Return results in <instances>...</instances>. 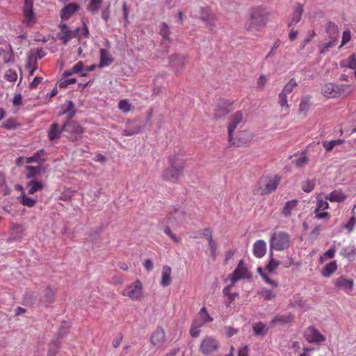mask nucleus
<instances>
[{"mask_svg": "<svg viewBox=\"0 0 356 356\" xmlns=\"http://www.w3.org/2000/svg\"><path fill=\"white\" fill-rule=\"evenodd\" d=\"M270 15V13L262 6L250 8L244 24L245 29L249 33L257 35L266 28Z\"/></svg>", "mask_w": 356, "mask_h": 356, "instance_id": "nucleus-1", "label": "nucleus"}, {"mask_svg": "<svg viewBox=\"0 0 356 356\" xmlns=\"http://www.w3.org/2000/svg\"><path fill=\"white\" fill-rule=\"evenodd\" d=\"M169 165L161 173L163 180L172 184L179 182L183 175L186 160L182 154H175L168 159Z\"/></svg>", "mask_w": 356, "mask_h": 356, "instance_id": "nucleus-2", "label": "nucleus"}, {"mask_svg": "<svg viewBox=\"0 0 356 356\" xmlns=\"http://www.w3.org/2000/svg\"><path fill=\"white\" fill-rule=\"evenodd\" d=\"M280 181L281 178L278 175L261 177L258 182V188L254 193L260 195H268L277 189Z\"/></svg>", "mask_w": 356, "mask_h": 356, "instance_id": "nucleus-3", "label": "nucleus"}, {"mask_svg": "<svg viewBox=\"0 0 356 356\" xmlns=\"http://www.w3.org/2000/svg\"><path fill=\"white\" fill-rule=\"evenodd\" d=\"M270 251H283L288 249L291 245V240L289 234L285 232H275L270 236Z\"/></svg>", "mask_w": 356, "mask_h": 356, "instance_id": "nucleus-4", "label": "nucleus"}, {"mask_svg": "<svg viewBox=\"0 0 356 356\" xmlns=\"http://www.w3.org/2000/svg\"><path fill=\"white\" fill-rule=\"evenodd\" d=\"M121 294L134 301L140 300L144 297L143 284L140 280L126 286Z\"/></svg>", "mask_w": 356, "mask_h": 356, "instance_id": "nucleus-5", "label": "nucleus"}, {"mask_svg": "<svg viewBox=\"0 0 356 356\" xmlns=\"http://www.w3.org/2000/svg\"><path fill=\"white\" fill-rule=\"evenodd\" d=\"M220 347L219 341L211 336L204 337L199 346V352L204 356H213Z\"/></svg>", "mask_w": 356, "mask_h": 356, "instance_id": "nucleus-6", "label": "nucleus"}, {"mask_svg": "<svg viewBox=\"0 0 356 356\" xmlns=\"http://www.w3.org/2000/svg\"><path fill=\"white\" fill-rule=\"evenodd\" d=\"M22 24L26 27H33L36 23V17L33 10V0H24L22 8Z\"/></svg>", "mask_w": 356, "mask_h": 356, "instance_id": "nucleus-7", "label": "nucleus"}, {"mask_svg": "<svg viewBox=\"0 0 356 356\" xmlns=\"http://www.w3.org/2000/svg\"><path fill=\"white\" fill-rule=\"evenodd\" d=\"M243 115L242 111H237L229 118L227 124L228 142L230 145L236 144L234 137V133L238 125L242 122Z\"/></svg>", "mask_w": 356, "mask_h": 356, "instance_id": "nucleus-8", "label": "nucleus"}, {"mask_svg": "<svg viewBox=\"0 0 356 356\" xmlns=\"http://www.w3.org/2000/svg\"><path fill=\"white\" fill-rule=\"evenodd\" d=\"M200 18L204 22L206 27L211 32L214 31L218 20L217 15L209 8H201L200 10Z\"/></svg>", "mask_w": 356, "mask_h": 356, "instance_id": "nucleus-9", "label": "nucleus"}, {"mask_svg": "<svg viewBox=\"0 0 356 356\" xmlns=\"http://www.w3.org/2000/svg\"><path fill=\"white\" fill-rule=\"evenodd\" d=\"M250 277L248 268L243 260L239 261L237 267L234 272L229 275V279L234 284L239 280L245 279Z\"/></svg>", "mask_w": 356, "mask_h": 356, "instance_id": "nucleus-10", "label": "nucleus"}, {"mask_svg": "<svg viewBox=\"0 0 356 356\" xmlns=\"http://www.w3.org/2000/svg\"><path fill=\"white\" fill-rule=\"evenodd\" d=\"M185 212L180 208H175L165 218L168 224L172 226L181 225L185 220Z\"/></svg>", "mask_w": 356, "mask_h": 356, "instance_id": "nucleus-11", "label": "nucleus"}, {"mask_svg": "<svg viewBox=\"0 0 356 356\" xmlns=\"http://www.w3.org/2000/svg\"><path fill=\"white\" fill-rule=\"evenodd\" d=\"M334 284L337 289L350 294L353 290L354 281L341 275L334 279Z\"/></svg>", "mask_w": 356, "mask_h": 356, "instance_id": "nucleus-12", "label": "nucleus"}, {"mask_svg": "<svg viewBox=\"0 0 356 356\" xmlns=\"http://www.w3.org/2000/svg\"><path fill=\"white\" fill-rule=\"evenodd\" d=\"M304 337L309 343H321L325 340V337L314 326H309L305 330Z\"/></svg>", "mask_w": 356, "mask_h": 356, "instance_id": "nucleus-13", "label": "nucleus"}, {"mask_svg": "<svg viewBox=\"0 0 356 356\" xmlns=\"http://www.w3.org/2000/svg\"><path fill=\"white\" fill-rule=\"evenodd\" d=\"M63 129L72 135L74 138L79 137L83 132V128L75 121L67 120L63 124Z\"/></svg>", "mask_w": 356, "mask_h": 356, "instance_id": "nucleus-14", "label": "nucleus"}, {"mask_svg": "<svg viewBox=\"0 0 356 356\" xmlns=\"http://www.w3.org/2000/svg\"><path fill=\"white\" fill-rule=\"evenodd\" d=\"M169 62L175 74L179 75L185 67L186 57L178 54L171 55L169 58Z\"/></svg>", "mask_w": 356, "mask_h": 356, "instance_id": "nucleus-15", "label": "nucleus"}, {"mask_svg": "<svg viewBox=\"0 0 356 356\" xmlns=\"http://www.w3.org/2000/svg\"><path fill=\"white\" fill-rule=\"evenodd\" d=\"M165 332L161 327H158L151 334L150 343L156 348H161L165 343Z\"/></svg>", "mask_w": 356, "mask_h": 356, "instance_id": "nucleus-16", "label": "nucleus"}, {"mask_svg": "<svg viewBox=\"0 0 356 356\" xmlns=\"http://www.w3.org/2000/svg\"><path fill=\"white\" fill-rule=\"evenodd\" d=\"M80 8L79 4L70 3L65 6L60 11V16L62 19L67 20L75 14Z\"/></svg>", "mask_w": 356, "mask_h": 356, "instance_id": "nucleus-17", "label": "nucleus"}, {"mask_svg": "<svg viewBox=\"0 0 356 356\" xmlns=\"http://www.w3.org/2000/svg\"><path fill=\"white\" fill-rule=\"evenodd\" d=\"M303 12V6L300 3H298L293 8V13L288 23V26L291 27L292 26L297 24L301 20Z\"/></svg>", "mask_w": 356, "mask_h": 356, "instance_id": "nucleus-18", "label": "nucleus"}, {"mask_svg": "<svg viewBox=\"0 0 356 356\" xmlns=\"http://www.w3.org/2000/svg\"><path fill=\"white\" fill-rule=\"evenodd\" d=\"M326 39L338 40L339 29L338 26L332 22H328L325 27Z\"/></svg>", "mask_w": 356, "mask_h": 356, "instance_id": "nucleus-19", "label": "nucleus"}, {"mask_svg": "<svg viewBox=\"0 0 356 356\" xmlns=\"http://www.w3.org/2000/svg\"><path fill=\"white\" fill-rule=\"evenodd\" d=\"M252 252L256 257H263L266 253V243L264 240H257L253 245Z\"/></svg>", "mask_w": 356, "mask_h": 356, "instance_id": "nucleus-20", "label": "nucleus"}, {"mask_svg": "<svg viewBox=\"0 0 356 356\" xmlns=\"http://www.w3.org/2000/svg\"><path fill=\"white\" fill-rule=\"evenodd\" d=\"M294 319V315L291 313H286L284 314H279L273 318L271 321L272 325H286L291 323Z\"/></svg>", "mask_w": 356, "mask_h": 356, "instance_id": "nucleus-21", "label": "nucleus"}, {"mask_svg": "<svg viewBox=\"0 0 356 356\" xmlns=\"http://www.w3.org/2000/svg\"><path fill=\"white\" fill-rule=\"evenodd\" d=\"M322 92L325 97L328 98L336 97L339 94L338 87L332 83L325 84L322 88Z\"/></svg>", "mask_w": 356, "mask_h": 356, "instance_id": "nucleus-22", "label": "nucleus"}, {"mask_svg": "<svg viewBox=\"0 0 356 356\" xmlns=\"http://www.w3.org/2000/svg\"><path fill=\"white\" fill-rule=\"evenodd\" d=\"M252 134L248 130L238 131L236 134V137L234 139L236 141V144L234 145L241 146L245 144L251 140Z\"/></svg>", "mask_w": 356, "mask_h": 356, "instance_id": "nucleus-23", "label": "nucleus"}, {"mask_svg": "<svg viewBox=\"0 0 356 356\" xmlns=\"http://www.w3.org/2000/svg\"><path fill=\"white\" fill-rule=\"evenodd\" d=\"M172 269L169 266H164L162 268L161 285L168 286L172 283Z\"/></svg>", "mask_w": 356, "mask_h": 356, "instance_id": "nucleus-24", "label": "nucleus"}, {"mask_svg": "<svg viewBox=\"0 0 356 356\" xmlns=\"http://www.w3.org/2000/svg\"><path fill=\"white\" fill-rule=\"evenodd\" d=\"M346 199V195L341 190L333 191L325 197V200L331 202H342Z\"/></svg>", "mask_w": 356, "mask_h": 356, "instance_id": "nucleus-25", "label": "nucleus"}, {"mask_svg": "<svg viewBox=\"0 0 356 356\" xmlns=\"http://www.w3.org/2000/svg\"><path fill=\"white\" fill-rule=\"evenodd\" d=\"M195 319H198L199 324H201L202 326L213 321V318L210 316L207 308L204 307L200 309Z\"/></svg>", "mask_w": 356, "mask_h": 356, "instance_id": "nucleus-26", "label": "nucleus"}, {"mask_svg": "<svg viewBox=\"0 0 356 356\" xmlns=\"http://www.w3.org/2000/svg\"><path fill=\"white\" fill-rule=\"evenodd\" d=\"M298 201L297 200H292L286 202L282 209V213L285 217L291 216L292 212L297 210Z\"/></svg>", "mask_w": 356, "mask_h": 356, "instance_id": "nucleus-27", "label": "nucleus"}, {"mask_svg": "<svg viewBox=\"0 0 356 356\" xmlns=\"http://www.w3.org/2000/svg\"><path fill=\"white\" fill-rule=\"evenodd\" d=\"M63 131H64L63 127L60 128L58 123H53L50 126L49 130L48 131V138L49 140L52 141L55 139L59 138L60 134Z\"/></svg>", "mask_w": 356, "mask_h": 356, "instance_id": "nucleus-28", "label": "nucleus"}, {"mask_svg": "<svg viewBox=\"0 0 356 356\" xmlns=\"http://www.w3.org/2000/svg\"><path fill=\"white\" fill-rule=\"evenodd\" d=\"M327 41L323 42L318 46L319 53L322 55L327 54L331 49L334 47L338 40L327 39Z\"/></svg>", "mask_w": 356, "mask_h": 356, "instance_id": "nucleus-29", "label": "nucleus"}, {"mask_svg": "<svg viewBox=\"0 0 356 356\" xmlns=\"http://www.w3.org/2000/svg\"><path fill=\"white\" fill-rule=\"evenodd\" d=\"M113 61L109 51L106 49H102L100 50V62L99 67H104L110 65Z\"/></svg>", "mask_w": 356, "mask_h": 356, "instance_id": "nucleus-30", "label": "nucleus"}, {"mask_svg": "<svg viewBox=\"0 0 356 356\" xmlns=\"http://www.w3.org/2000/svg\"><path fill=\"white\" fill-rule=\"evenodd\" d=\"M0 59L2 60L3 63L5 64H8L14 61L13 51L10 46L9 51L0 49Z\"/></svg>", "mask_w": 356, "mask_h": 356, "instance_id": "nucleus-31", "label": "nucleus"}, {"mask_svg": "<svg viewBox=\"0 0 356 356\" xmlns=\"http://www.w3.org/2000/svg\"><path fill=\"white\" fill-rule=\"evenodd\" d=\"M26 186L29 188V194H34L37 191L42 190L44 186L42 181L38 180H31L27 182Z\"/></svg>", "mask_w": 356, "mask_h": 356, "instance_id": "nucleus-32", "label": "nucleus"}, {"mask_svg": "<svg viewBox=\"0 0 356 356\" xmlns=\"http://www.w3.org/2000/svg\"><path fill=\"white\" fill-rule=\"evenodd\" d=\"M340 255L351 260L356 255V248L354 245L343 247L340 251Z\"/></svg>", "mask_w": 356, "mask_h": 356, "instance_id": "nucleus-33", "label": "nucleus"}, {"mask_svg": "<svg viewBox=\"0 0 356 356\" xmlns=\"http://www.w3.org/2000/svg\"><path fill=\"white\" fill-rule=\"evenodd\" d=\"M56 289L47 286L44 290L43 300L47 304H51L54 301Z\"/></svg>", "mask_w": 356, "mask_h": 356, "instance_id": "nucleus-34", "label": "nucleus"}, {"mask_svg": "<svg viewBox=\"0 0 356 356\" xmlns=\"http://www.w3.org/2000/svg\"><path fill=\"white\" fill-rule=\"evenodd\" d=\"M311 105V96L307 95L301 98L300 102L299 104L298 111L300 113H306L310 107Z\"/></svg>", "mask_w": 356, "mask_h": 356, "instance_id": "nucleus-35", "label": "nucleus"}, {"mask_svg": "<svg viewBox=\"0 0 356 356\" xmlns=\"http://www.w3.org/2000/svg\"><path fill=\"white\" fill-rule=\"evenodd\" d=\"M337 268V262L335 261L327 264L323 270L322 275L325 277H329Z\"/></svg>", "mask_w": 356, "mask_h": 356, "instance_id": "nucleus-36", "label": "nucleus"}, {"mask_svg": "<svg viewBox=\"0 0 356 356\" xmlns=\"http://www.w3.org/2000/svg\"><path fill=\"white\" fill-rule=\"evenodd\" d=\"M78 32V29L74 31L72 30H65L60 32V39L63 42L64 44H66L70 40L73 38H75Z\"/></svg>", "mask_w": 356, "mask_h": 356, "instance_id": "nucleus-37", "label": "nucleus"}, {"mask_svg": "<svg viewBox=\"0 0 356 356\" xmlns=\"http://www.w3.org/2000/svg\"><path fill=\"white\" fill-rule=\"evenodd\" d=\"M170 27L165 22H162L159 24V34L162 36L163 40L170 41Z\"/></svg>", "mask_w": 356, "mask_h": 356, "instance_id": "nucleus-38", "label": "nucleus"}, {"mask_svg": "<svg viewBox=\"0 0 356 356\" xmlns=\"http://www.w3.org/2000/svg\"><path fill=\"white\" fill-rule=\"evenodd\" d=\"M103 0H90L87 9L92 14L95 15L98 13Z\"/></svg>", "mask_w": 356, "mask_h": 356, "instance_id": "nucleus-39", "label": "nucleus"}, {"mask_svg": "<svg viewBox=\"0 0 356 356\" xmlns=\"http://www.w3.org/2000/svg\"><path fill=\"white\" fill-rule=\"evenodd\" d=\"M288 94L281 91L278 94V104L282 107V109L285 111L289 110V104L288 103Z\"/></svg>", "mask_w": 356, "mask_h": 356, "instance_id": "nucleus-40", "label": "nucleus"}, {"mask_svg": "<svg viewBox=\"0 0 356 356\" xmlns=\"http://www.w3.org/2000/svg\"><path fill=\"white\" fill-rule=\"evenodd\" d=\"M63 114L68 115L67 120H70L75 115L76 111H75L74 105L72 101L69 100L67 102L66 108L62 111V113H60V115H63Z\"/></svg>", "mask_w": 356, "mask_h": 356, "instance_id": "nucleus-41", "label": "nucleus"}, {"mask_svg": "<svg viewBox=\"0 0 356 356\" xmlns=\"http://www.w3.org/2000/svg\"><path fill=\"white\" fill-rule=\"evenodd\" d=\"M316 186V179H307L302 183V190L305 193H310Z\"/></svg>", "mask_w": 356, "mask_h": 356, "instance_id": "nucleus-42", "label": "nucleus"}, {"mask_svg": "<svg viewBox=\"0 0 356 356\" xmlns=\"http://www.w3.org/2000/svg\"><path fill=\"white\" fill-rule=\"evenodd\" d=\"M118 108L122 112V113H128L131 111L133 109V106L129 102L128 99H122L118 103Z\"/></svg>", "mask_w": 356, "mask_h": 356, "instance_id": "nucleus-43", "label": "nucleus"}, {"mask_svg": "<svg viewBox=\"0 0 356 356\" xmlns=\"http://www.w3.org/2000/svg\"><path fill=\"white\" fill-rule=\"evenodd\" d=\"M20 198H21V201H20L21 203L24 206H26L28 207H33L37 202L36 200L28 197L24 193L21 194Z\"/></svg>", "mask_w": 356, "mask_h": 356, "instance_id": "nucleus-44", "label": "nucleus"}, {"mask_svg": "<svg viewBox=\"0 0 356 356\" xmlns=\"http://www.w3.org/2000/svg\"><path fill=\"white\" fill-rule=\"evenodd\" d=\"M270 254L271 257V259L267 264L265 270L270 273L277 268V267L281 264V262L279 261H276L273 258V252L271 251Z\"/></svg>", "mask_w": 356, "mask_h": 356, "instance_id": "nucleus-45", "label": "nucleus"}, {"mask_svg": "<svg viewBox=\"0 0 356 356\" xmlns=\"http://www.w3.org/2000/svg\"><path fill=\"white\" fill-rule=\"evenodd\" d=\"M202 327L201 324H199L198 319H194L193 321L191 328L190 330V334L192 337H197L200 335V328Z\"/></svg>", "mask_w": 356, "mask_h": 356, "instance_id": "nucleus-46", "label": "nucleus"}, {"mask_svg": "<svg viewBox=\"0 0 356 356\" xmlns=\"http://www.w3.org/2000/svg\"><path fill=\"white\" fill-rule=\"evenodd\" d=\"M252 329L255 335L264 334L267 329L266 325L261 322L256 323L252 325Z\"/></svg>", "mask_w": 356, "mask_h": 356, "instance_id": "nucleus-47", "label": "nucleus"}, {"mask_svg": "<svg viewBox=\"0 0 356 356\" xmlns=\"http://www.w3.org/2000/svg\"><path fill=\"white\" fill-rule=\"evenodd\" d=\"M343 143V140H341V139L333 140H330V141L326 140L323 143V146L326 149V151L330 152L336 145H341Z\"/></svg>", "mask_w": 356, "mask_h": 356, "instance_id": "nucleus-48", "label": "nucleus"}, {"mask_svg": "<svg viewBox=\"0 0 356 356\" xmlns=\"http://www.w3.org/2000/svg\"><path fill=\"white\" fill-rule=\"evenodd\" d=\"M298 86L296 81L295 79H291L289 82L284 86L282 91L289 95L291 94L294 88Z\"/></svg>", "mask_w": 356, "mask_h": 356, "instance_id": "nucleus-49", "label": "nucleus"}, {"mask_svg": "<svg viewBox=\"0 0 356 356\" xmlns=\"http://www.w3.org/2000/svg\"><path fill=\"white\" fill-rule=\"evenodd\" d=\"M356 206H354L353 209L352 210V213L353 214L348 222L344 225L343 227L348 231V232H352L354 230L355 226L356 225V217L355 216V213L354 209Z\"/></svg>", "mask_w": 356, "mask_h": 356, "instance_id": "nucleus-50", "label": "nucleus"}, {"mask_svg": "<svg viewBox=\"0 0 356 356\" xmlns=\"http://www.w3.org/2000/svg\"><path fill=\"white\" fill-rule=\"evenodd\" d=\"M329 208V204L327 200L322 198L317 197V207L315 209L316 212L323 211Z\"/></svg>", "mask_w": 356, "mask_h": 356, "instance_id": "nucleus-51", "label": "nucleus"}, {"mask_svg": "<svg viewBox=\"0 0 356 356\" xmlns=\"http://www.w3.org/2000/svg\"><path fill=\"white\" fill-rule=\"evenodd\" d=\"M208 245L210 250L211 256L213 259H215L216 257L217 243L213 240V237L208 240Z\"/></svg>", "mask_w": 356, "mask_h": 356, "instance_id": "nucleus-52", "label": "nucleus"}, {"mask_svg": "<svg viewBox=\"0 0 356 356\" xmlns=\"http://www.w3.org/2000/svg\"><path fill=\"white\" fill-rule=\"evenodd\" d=\"M40 170H41V168L40 166L34 167V166L28 165L26 167V170L28 172L26 174V177L27 178L33 177L34 176H35L36 175L40 173Z\"/></svg>", "mask_w": 356, "mask_h": 356, "instance_id": "nucleus-53", "label": "nucleus"}, {"mask_svg": "<svg viewBox=\"0 0 356 356\" xmlns=\"http://www.w3.org/2000/svg\"><path fill=\"white\" fill-rule=\"evenodd\" d=\"M258 272L263 278V280L268 284L271 285L273 287H277L278 286V284L277 282L272 280L270 279L268 275L263 271V270L261 268H258Z\"/></svg>", "mask_w": 356, "mask_h": 356, "instance_id": "nucleus-54", "label": "nucleus"}, {"mask_svg": "<svg viewBox=\"0 0 356 356\" xmlns=\"http://www.w3.org/2000/svg\"><path fill=\"white\" fill-rule=\"evenodd\" d=\"M221 104H222V106L223 107V109H222L221 113L216 114V118H219L220 115H226V114L229 113L231 111V109H230L231 104H229L227 101L222 100Z\"/></svg>", "mask_w": 356, "mask_h": 356, "instance_id": "nucleus-55", "label": "nucleus"}, {"mask_svg": "<svg viewBox=\"0 0 356 356\" xmlns=\"http://www.w3.org/2000/svg\"><path fill=\"white\" fill-rule=\"evenodd\" d=\"M13 234H16L18 238H21L24 234V229L22 225L17 224L12 225Z\"/></svg>", "mask_w": 356, "mask_h": 356, "instance_id": "nucleus-56", "label": "nucleus"}, {"mask_svg": "<svg viewBox=\"0 0 356 356\" xmlns=\"http://www.w3.org/2000/svg\"><path fill=\"white\" fill-rule=\"evenodd\" d=\"M5 79L8 81L14 82L17 79V74L15 70L10 69L6 71L5 74Z\"/></svg>", "mask_w": 356, "mask_h": 356, "instance_id": "nucleus-57", "label": "nucleus"}, {"mask_svg": "<svg viewBox=\"0 0 356 356\" xmlns=\"http://www.w3.org/2000/svg\"><path fill=\"white\" fill-rule=\"evenodd\" d=\"M200 237L207 238V241L213 237L212 231L210 228H204L199 230Z\"/></svg>", "mask_w": 356, "mask_h": 356, "instance_id": "nucleus-58", "label": "nucleus"}, {"mask_svg": "<svg viewBox=\"0 0 356 356\" xmlns=\"http://www.w3.org/2000/svg\"><path fill=\"white\" fill-rule=\"evenodd\" d=\"M351 39V33L350 30H345L342 33V40L341 43L339 48H341L343 46L346 44L348 42H350Z\"/></svg>", "mask_w": 356, "mask_h": 356, "instance_id": "nucleus-59", "label": "nucleus"}, {"mask_svg": "<svg viewBox=\"0 0 356 356\" xmlns=\"http://www.w3.org/2000/svg\"><path fill=\"white\" fill-rule=\"evenodd\" d=\"M59 348V343L53 342L52 343H51V346L47 352V356H55L57 354Z\"/></svg>", "mask_w": 356, "mask_h": 356, "instance_id": "nucleus-60", "label": "nucleus"}, {"mask_svg": "<svg viewBox=\"0 0 356 356\" xmlns=\"http://www.w3.org/2000/svg\"><path fill=\"white\" fill-rule=\"evenodd\" d=\"M268 77L264 74L260 75L257 81V88L263 90L266 83L268 82Z\"/></svg>", "mask_w": 356, "mask_h": 356, "instance_id": "nucleus-61", "label": "nucleus"}, {"mask_svg": "<svg viewBox=\"0 0 356 356\" xmlns=\"http://www.w3.org/2000/svg\"><path fill=\"white\" fill-rule=\"evenodd\" d=\"M164 233L168 235L174 242L175 243H179L180 238L177 237L175 234H173L170 227H166L164 230Z\"/></svg>", "mask_w": 356, "mask_h": 356, "instance_id": "nucleus-62", "label": "nucleus"}, {"mask_svg": "<svg viewBox=\"0 0 356 356\" xmlns=\"http://www.w3.org/2000/svg\"><path fill=\"white\" fill-rule=\"evenodd\" d=\"M16 126L17 124L15 120L13 118H9L2 124L1 127L7 129H13L16 128Z\"/></svg>", "mask_w": 356, "mask_h": 356, "instance_id": "nucleus-63", "label": "nucleus"}, {"mask_svg": "<svg viewBox=\"0 0 356 356\" xmlns=\"http://www.w3.org/2000/svg\"><path fill=\"white\" fill-rule=\"evenodd\" d=\"M348 67L355 71V75L356 76V53L349 58Z\"/></svg>", "mask_w": 356, "mask_h": 356, "instance_id": "nucleus-64", "label": "nucleus"}]
</instances>
